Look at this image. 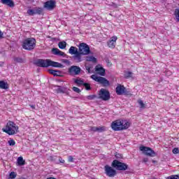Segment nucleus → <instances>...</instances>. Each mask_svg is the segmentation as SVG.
<instances>
[{
  "instance_id": "f257e3e1",
  "label": "nucleus",
  "mask_w": 179,
  "mask_h": 179,
  "mask_svg": "<svg viewBox=\"0 0 179 179\" xmlns=\"http://www.w3.org/2000/svg\"><path fill=\"white\" fill-rule=\"evenodd\" d=\"M131 124L127 120H115L111 124V128L113 131H124L128 129Z\"/></svg>"
},
{
  "instance_id": "f03ea898",
  "label": "nucleus",
  "mask_w": 179,
  "mask_h": 179,
  "mask_svg": "<svg viewBox=\"0 0 179 179\" xmlns=\"http://www.w3.org/2000/svg\"><path fill=\"white\" fill-rule=\"evenodd\" d=\"M36 64L38 66L42 68H48V66H54L55 68H62V64L57 62H52L50 59H38L36 62Z\"/></svg>"
},
{
  "instance_id": "7ed1b4c3",
  "label": "nucleus",
  "mask_w": 179,
  "mask_h": 179,
  "mask_svg": "<svg viewBox=\"0 0 179 179\" xmlns=\"http://www.w3.org/2000/svg\"><path fill=\"white\" fill-rule=\"evenodd\" d=\"M2 131L8 135H15V134L19 132V127L15 122L8 121L6 127L2 129Z\"/></svg>"
},
{
  "instance_id": "20e7f679",
  "label": "nucleus",
  "mask_w": 179,
  "mask_h": 179,
  "mask_svg": "<svg viewBox=\"0 0 179 179\" xmlns=\"http://www.w3.org/2000/svg\"><path fill=\"white\" fill-rule=\"evenodd\" d=\"M36 38H27L22 42V48L27 51H31V50H34V48H36Z\"/></svg>"
},
{
  "instance_id": "39448f33",
  "label": "nucleus",
  "mask_w": 179,
  "mask_h": 179,
  "mask_svg": "<svg viewBox=\"0 0 179 179\" xmlns=\"http://www.w3.org/2000/svg\"><path fill=\"white\" fill-rule=\"evenodd\" d=\"M78 52L81 53L82 55H89L90 54V47L85 43H81L78 45Z\"/></svg>"
},
{
  "instance_id": "423d86ee",
  "label": "nucleus",
  "mask_w": 179,
  "mask_h": 179,
  "mask_svg": "<svg viewBox=\"0 0 179 179\" xmlns=\"http://www.w3.org/2000/svg\"><path fill=\"white\" fill-rule=\"evenodd\" d=\"M91 78L93 80H95V82H98V83L103 85V86H110V82L104 77L97 76V75L94 74L91 76Z\"/></svg>"
},
{
  "instance_id": "0eeeda50",
  "label": "nucleus",
  "mask_w": 179,
  "mask_h": 179,
  "mask_svg": "<svg viewBox=\"0 0 179 179\" xmlns=\"http://www.w3.org/2000/svg\"><path fill=\"white\" fill-rule=\"evenodd\" d=\"M140 150L143 152V155H145V156H149L150 157H155V156H156V152L149 147L141 146Z\"/></svg>"
},
{
  "instance_id": "6e6552de",
  "label": "nucleus",
  "mask_w": 179,
  "mask_h": 179,
  "mask_svg": "<svg viewBox=\"0 0 179 179\" xmlns=\"http://www.w3.org/2000/svg\"><path fill=\"white\" fill-rule=\"evenodd\" d=\"M99 99L103 100V101H107L108 100H110V92H108V90L104 88L101 89L99 93Z\"/></svg>"
},
{
  "instance_id": "1a4fd4ad",
  "label": "nucleus",
  "mask_w": 179,
  "mask_h": 179,
  "mask_svg": "<svg viewBox=\"0 0 179 179\" xmlns=\"http://www.w3.org/2000/svg\"><path fill=\"white\" fill-rule=\"evenodd\" d=\"M112 167H114L116 170H127V169H128V165L120 162L118 160H114L112 163Z\"/></svg>"
},
{
  "instance_id": "9d476101",
  "label": "nucleus",
  "mask_w": 179,
  "mask_h": 179,
  "mask_svg": "<svg viewBox=\"0 0 179 179\" xmlns=\"http://www.w3.org/2000/svg\"><path fill=\"white\" fill-rule=\"evenodd\" d=\"M42 12L43 8L40 7H35L32 9H29L27 13L29 15V16H34V15H41Z\"/></svg>"
},
{
  "instance_id": "9b49d317",
  "label": "nucleus",
  "mask_w": 179,
  "mask_h": 179,
  "mask_svg": "<svg viewBox=\"0 0 179 179\" xmlns=\"http://www.w3.org/2000/svg\"><path fill=\"white\" fill-rule=\"evenodd\" d=\"M104 170L108 177H114L115 176V174H117V171L108 165H106L104 166Z\"/></svg>"
},
{
  "instance_id": "f8f14e48",
  "label": "nucleus",
  "mask_w": 179,
  "mask_h": 179,
  "mask_svg": "<svg viewBox=\"0 0 179 179\" xmlns=\"http://www.w3.org/2000/svg\"><path fill=\"white\" fill-rule=\"evenodd\" d=\"M80 67L78 66H71L69 69V73L70 75H79L80 73Z\"/></svg>"
},
{
  "instance_id": "ddd939ff",
  "label": "nucleus",
  "mask_w": 179,
  "mask_h": 179,
  "mask_svg": "<svg viewBox=\"0 0 179 179\" xmlns=\"http://www.w3.org/2000/svg\"><path fill=\"white\" fill-rule=\"evenodd\" d=\"M117 39H118V38H117V36H115L111 37L110 39L109 40V41H108V43H107L108 47L109 48H112V49L115 48V46L117 45Z\"/></svg>"
},
{
  "instance_id": "4468645a",
  "label": "nucleus",
  "mask_w": 179,
  "mask_h": 179,
  "mask_svg": "<svg viewBox=\"0 0 179 179\" xmlns=\"http://www.w3.org/2000/svg\"><path fill=\"white\" fill-rule=\"evenodd\" d=\"M53 90L54 92H55V93H68V88L66 87H62V86H58V85H55L53 87Z\"/></svg>"
},
{
  "instance_id": "2eb2a0df",
  "label": "nucleus",
  "mask_w": 179,
  "mask_h": 179,
  "mask_svg": "<svg viewBox=\"0 0 179 179\" xmlns=\"http://www.w3.org/2000/svg\"><path fill=\"white\" fill-rule=\"evenodd\" d=\"M44 8H45L48 10H52V9H54V8H55V1L50 0V1L45 2Z\"/></svg>"
},
{
  "instance_id": "dca6fc26",
  "label": "nucleus",
  "mask_w": 179,
  "mask_h": 179,
  "mask_svg": "<svg viewBox=\"0 0 179 179\" xmlns=\"http://www.w3.org/2000/svg\"><path fill=\"white\" fill-rule=\"evenodd\" d=\"M124 93H125V87L118 85L116 87V94H118V96H121V94H124Z\"/></svg>"
},
{
  "instance_id": "f3484780",
  "label": "nucleus",
  "mask_w": 179,
  "mask_h": 179,
  "mask_svg": "<svg viewBox=\"0 0 179 179\" xmlns=\"http://www.w3.org/2000/svg\"><path fill=\"white\" fill-rule=\"evenodd\" d=\"M52 54H54V55H59V57H66V55L65 54V52L59 50V49L58 48H53L52 50Z\"/></svg>"
},
{
  "instance_id": "a211bd4d",
  "label": "nucleus",
  "mask_w": 179,
  "mask_h": 179,
  "mask_svg": "<svg viewBox=\"0 0 179 179\" xmlns=\"http://www.w3.org/2000/svg\"><path fill=\"white\" fill-rule=\"evenodd\" d=\"M95 71L101 76H104V75H106V70H104L103 67H100V66H96Z\"/></svg>"
},
{
  "instance_id": "6ab92c4d",
  "label": "nucleus",
  "mask_w": 179,
  "mask_h": 179,
  "mask_svg": "<svg viewBox=\"0 0 179 179\" xmlns=\"http://www.w3.org/2000/svg\"><path fill=\"white\" fill-rule=\"evenodd\" d=\"M1 2L3 5H7V6H10V8L15 6V3L12 0H1Z\"/></svg>"
},
{
  "instance_id": "aec40b11",
  "label": "nucleus",
  "mask_w": 179,
  "mask_h": 179,
  "mask_svg": "<svg viewBox=\"0 0 179 179\" xmlns=\"http://www.w3.org/2000/svg\"><path fill=\"white\" fill-rule=\"evenodd\" d=\"M91 131H92L93 132H104V131H106V127H91Z\"/></svg>"
},
{
  "instance_id": "412c9836",
  "label": "nucleus",
  "mask_w": 179,
  "mask_h": 179,
  "mask_svg": "<svg viewBox=\"0 0 179 179\" xmlns=\"http://www.w3.org/2000/svg\"><path fill=\"white\" fill-rule=\"evenodd\" d=\"M69 52L71 55H75L79 52V50H78V48L75 46H71L69 50Z\"/></svg>"
},
{
  "instance_id": "4be33fe9",
  "label": "nucleus",
  "mask_w": 179,
  "mask_h": 179,
  "mask_svg": "<svg viewBox=\"0 0 179 179\" xmlns=\"http://www.w3.org/2000/svg\"><path fill=\"white\" fill-rule=\"evenodd\" d=\"M74 61L76 62H82V54L78 52V53H76L74 56L73 57Z\"/></svg>"
},
{
  "instance_id": "5701e85b",
  "label": "nucleus",
  "mask_w": 179,
  "mask_h": 179,
  "mask_svg": "<svg viewBox=\"0 0 179 179\" xmlns=\"http://www.w3.org/2000/svg\"><path fill=\"white\" fill-rule=\"evenodd\" d=\"M48 72L51 75H53V76H61V71H55V70H53V69H49Z\"/></svg>"
},
{
  "instance_id": "b1692460",
  "label": "nucleus",
  "mask_w": 179,
  "mask_h": 179,
  "mask_svg": "<svg viewBox=\"0 0 179 179\" xmlns=\"http://www.w3.org/2000/svg\"><path fill=\"white\" fill-rule=\"evenodd\" d=\"M17 166H24L26 161L23 159L22 157H19L17 159Z\"/></svg>"
},
{
  "instance_id": "393cba45",
  "label": "nucleus",
  "mask_w": 179,
  "mask_h": 179,
  "mask_svg": "<svg viewBox=\"0 0 179 179\" xmlns=\"http://www.w3.org/2000/svg\"><path fill=\"white\" fill-rule=\"evenodd\" d=\"M86 61H87L88 62H96L97 59H96V57L93 56H88L86 57Z\"/></svg>"
},
{
  "instance_id": "a878e982",
  "label": "nucleus",
  "mask_w": 179,
  "mask_h": 179,
  "mask_svg": "<svg viewBox=\"0 0 179 179\" xmlns=\"http://www.w3.org/2000/svg\"><path fill=\"white\" fill-rule=\"evenodd\" d=\"M59 48L61 50H64V48H66V42L65 41H61L58 43Z\"/></svg>"
},
{
  "instance_id": "bb28decb",
  "label": "nucleus",
  "mask_w": 179,
  "mask_h": 179,
  "mask_svg": "<svg viewBox=\"0 0 179 179\" xmlns=\"http://www.w3.org/2000/svg\"><path fill=\"white\" fill-rule=\"evenodd\" d=\"M0 89H8L6 83L3 80L0 81Z\"/></svg>"
},
{
  "instance_id": "cd10ccee",
  "label": "nucleus",
  "mask_w": 179,
  "mask_h": 179,
  "mask_svg": "<svg viewBox=\"0 0 179 179\" xmlns=\"http://www.w3.org/2000/svg\"><path fill=\"white\" fill-rule=\"evenodd\" d=\"M75 83H76L78 85H83L85 84V82H83V80H82V79H76L74 80Z\"/></svg>"
},
{
  "instance_id": "c85d7f7f",
  "label": "nucleus",
  "mask_w": 179,
  "mask_h": 179,
  "mask_svg": "<svg viewBox=\"0 0 179 179\" xmlns=\"http://www.w3.org/2000/svg\"><path fill=\"white\" fill-rule=\"evenodd\" d=\"M138 103L139 104L141 108H146V105L143 103V101L139 99L138 101Z\"/></svg>"
},
{
  "instance_id": "c756f323",
  "label": "nucleus",
  "mask_w": 179,
  "mask_h": 179,
  "mask_svg": "<svg viewBox=\"0 0 179 179\" xmlns=\"http://www.w3.org/2000/svg\"><path fill=\"white\" fill-rule=\"evenodd\" d=\"M174 15L176 16V19L177 22H179V8H176L175 10Z\"/></svg>"
},
{
  "instance_id": "7c9ffc66",
  "label": "nucleus",
  "mask_w": 179,
  "mask_h": 179,
  "mask_svg": "<svg viewBox=\"0 0 179 179\" xmlns=\"http://www.w3.org/2000/svg\"><path fill=\"white\" fill-rule=\"evenodd\" d=\"M132 75H133L132 72L127 71L124 73V78H132Z\"/></svg>"
},
{
  "instance_id": "2f4dec72",
  "label": "nucleus",
  "mask_w": 179,
  "mask_h": 179,
  "mask_svg": "<svg viewBox=\"0 0 179 179\" xmlns=\"http://www.w3.org/2000/svg\"><path fill=\"white\" fill-rule=\"evenodd\" d=\"M8 145L9 146H15L16 145V142L13 139H10L8 141Z\"/></svg>"
},
{
  "instance_id": "473e14b6",
  "label": "nucleus",
  "mask_w": 179,
  "mask_h": 179,
  "mask_svg": "<svg viewBox=\"0 0 179 179\" xmlns=\"http://www.w3.org/2000/svg\"><path fill=\"white\" fill-rule=\"evenodd\" d=\"M166 179H179V175H172L167 177Z\"/></svg>"
},
{
  "instance_id": "72a5a7b5",
  "label": "nucleus",
  "mask_w": 179,
  "mask_h": 179,
  "mask_svg": "<svg viewBox=\"0 0 179 179\" xmlns=\"http://www.w3.org/2000/svg\"><path fill=\"white\" fill-rule=\"evenodd\" d=\"M83 86H84L85 87L86 90H90V89H91L90 84H89L87 83H84Z\"/></svg>"
},
{
  "instance_id": "f704fd0d",
  "label": "nucleus",
  "mask_w": 179,
  "mask_h": 179,
  "mask_svg": "<svg viewBox=\"0 0 179 179\" xmlns=\"http://www.w3.org/2000/svg\"><path fill=\"white\" fill-rule=\"evenodd\" d=\"M16 176H17L16 173H15V172H11V173H10V175H9V177H10V178H11V179H13V178H16Z\"/></svg>"
},
{
  "instance_id": "c9c22d12",
  "label": "nucleus",
  "mask_w": 179,
  "mask_h": 179,
  "mask_svg": "<svg viewBox=\"0 0 179 179\" xmlns=\"http://www.w3.org/2000/svg\"><path fill=\"white\" fill-rule=\"evenodd\" d=\"M88 100H94L96 99V95H90L87 96Z\"/></svg>"
},
{
  "instance_id": "e433bc0d",
  "label": "nucleus",
  "mask_w": 179,
  "mask_h": 179,
  "mask_svg": "<svg viewBox=\"0 0 179 179\" xmlns=\"http://www.w3.org/2000/svg\"><path fill=\"white\" fill-rule=\"evenodd\" d=\"M73 92H76V93H80V89H79L78 87H73Z\"/></svg>"
},
{
  "instance_id": "4c0bfd02",
  "label": "nucleus",
  "mask_w": 179,
  "mask_h": 179,
  "mask_svg": "<svg viewBox=\"0 0 179 179\" xmlns=\"http://www.w3.org/2000/svg\"><path fill=\"white\" fill-rule=\"evenodd\" d=\"M173 155H178L179 154V150L178 148H174L173 150H172Z\"/></svg>"
},
{
  "instance_id": "58836bf2",
  "label": "nucleus",
  "mask_w": 179,
  "mask_h": 179,
  "mask_svg": "<svg viewBox=\"0 0 179 179\" xmlns=\"http://www.w3.org/2000/svg\"><path fill=\"white\" fill-rule=\"evenodd\" d=\"M15 62H20V63L23 62V59L22 58H15Z\"/></svg>"
},
{
  "instance_id": "ea45409f",
  "label": "nucleus",
  "mask_w": 179,
  "mask_h": 179,
  "mask_svg": "<svg viewBox=\"0 0 179 179\" xmlns=\"http://www.w3.org/2000/svg\"><path fill=\"white\" fill-rule=\"evenodd\" d=\"M85 69L87 71L88 73H90V66H87V64H85Z\"/></svg>"
},
{
  "instance_id": "a19ab883",
  "label": "nucleus",
  "mask_w": 179,
  "mask_h": 179,
  "mask_svg": "<svg viewBox=\"0 0 179 179\" xmlns=\"http://www.w3.org/2000/svg\"><path fill=\"white\" fill-rule=\"evenodd\" d=\"M69 162H70V163H73V157L72 156L69 157Z\"/></svg>"
},
{
  "instance_id": "79ce46f5",
  "label": "nucleus",
  "mask_w": 179,
  "mask_h": 179,
  "mask_svg": "<svg viewBox=\"0 0 179 179\" xmlns=\"http://www.w3.org/2000/svg\"><path fill=\"white\" fill-rule=\"evenodd\" d=\"M59 163H62V164L65 163V160H64L62 157L59 158Z\"/></svg>"
},
{
  "instance_id": "37998d69",
  "label": "nucleus",
  "mask_w": 179,
  "mask_h": 179,
  "mask_svg": "<svg viewBox=\"0 0 179 179\" xmlns=\"http://www.w3.org/2000/svg\"><path fill=\"white\" fill-rule=\"evenodd\" d=\"M143 163H148V162H149V159L148 158H143Z\"/></svg>"
},
{
  "instance_id": "c03bdc74",
  "label": "nucleus",
  "mask_w": 179,
  "mask_h": 179,
  "mask_svg": "<svg viewBox=\"0 0 179 179\" xmlns=\"http://www.w3.org/2000/svg\"><path fill=\"white\" fill-rule=\"evenodd\" d=\"M115 157H117V159H121V157H122V156H121V155H120V154H115Z\"/></svg>"
},
{
  "instance_id": "a18cd8bd",
  "label": "nucleus",
  "mask_w": 179,
  "mask_h": 179,
  "mask_svg": "<svg viewBox=\"0 0 179 179\" xmlns=\"http://www.w3.org/2000/svg\"><path fill=\"white\" fill-rule=\"evenodd\" d=\"M29 106H30L31 108H32L33 110H36V106H35V105H29Z\"/></svg>"
},
{
  "instance_id": "49530a36",
  "label": "nucleus",
  "mask_w": 179,
  "mask_h": 179,
  "mask_svg": "<svg viewBox=\"0 0 179 179\" xmlns=\"http://www.w3.org/2000/svg\"><path fill=\"white\" fill-rule=\"evenodd\" d=\"M3 36V33H2L0 30V38H2V36Z\"/></svg>"
}]
</instances>
